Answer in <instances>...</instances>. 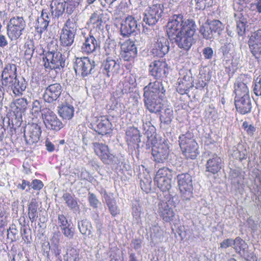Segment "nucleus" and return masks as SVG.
Masks as SVG:
<instances>
[{"instance_id":"1","label":"nucleus","mask_w":261,"mask_h":261,"mask_svg":"<svg viewBox=\"0 0 261 261\" xmlns=\"http://www.w3.org/2000/svg\"><path fill=\"white\" fill-rule=\"evenodd\" d=\"M165 91L162 83L158 81L150 82L144 88V106L150 113L157 114L161 111Z\"/></svg>"},{"instance_id":"2","label":"nucleus","mask_w":261,"mask_h":261,"mask_svg":"<svg viewBox=\"0 0 261 261\" xmlns=\"http://www.w3.org/2000/svg\"><path fill=\"white\" fill-rule=\"evenodd\" d=\"M193 138V133L190 130L180 135L178 138L182 154L187 159L194 160L199 153L198 145Z\"/></svg>"},{"instance_id":"3","label":"nucleus","mask_w":261,"mask_h":261,"mask_svg":"<svg viewBox=\"0 0 261 261\" xmlns=\"http://www.w3.org/2000/svg\"><path fill=\"white\" fill-rule=\"evenodd\" d=\"M179 23V21L175 22L173 27H167V33L171 41L175 43L180 48L188 50L195 42V40L194 37L178 31L177 28L180 27Z\"/></svg>"},{"instance_id":"4","label":"nucleus","mask_w":261,"mask_h":261,"mask_svg":"<svg viewBox=\"0 0 261 261\" xmlns=\"http://www.w3.org/2000/svg\"><path fill=\"white\" fill-rule=\"evenodd\" d=\"M43 62L46 70H55L56 72H58L65 66L64 56L57 50L48 51L44 54Z\"/></svg>"},{"instance_id":"5","label":"nucleus","mask_w":261,"mask_h":261,"mask_svg":"<svg viewBox=\"0 0 261 261\" xmlns=\"http://www.w3.org/2000/svg\"><path fill=\"white\" fill-rule=\"evenodd\" d=\"M26 26V21L22 16H12L6 27L8 37L11 41L17 40L22 35Z\"/></svg>"},{"instance_id":"6","label":"nucleus","mask_w":261,"mask_h":261,"mask_svg":"<svg viewBox=\"0 0 261 261\" xmlns=\"http://www.w3.org/2000/svg\"><path fill=\"white\" fill-rule=\"evenodd\" d=\"M224 28V25L220 20H207L200 26L199 33L204 39L212 40L220 35Z\"/></svg>"},{"instance_id":"7","label":"nucleus","mask_w":261,"mask_h":261,"mask_svg":"<svg viewBox=\"0 0 261 261\" xmlns=\"http://www.w3.org/2000/svg\"><path fill=\"white\" fill-rule=\"evenodd\" d=\"M179 22V25L177 29L178 31L181 32L187 35L193 37L197 26L195 21L192 19H186L181 14L174 15L171 16L167 23L166 27L170 28V25L173 27L175 22Z\"/></svg>"},{"instance_id":"8","label":"nucleus","mask_w":261,"mask_h":261,"mask_svg":"<svg viewBox=\"0 0 261 261\" xmlns=\"http://www.w3.org/2000/svg\"><path fill=\"white\" fill-rule=\"evenodd\" d=\"M169 142L166 139H161L156 142L151 141L152 160L158 163H163L169 155Z\"/></svg>"},{"instance_id":"9","label":"nucleus","mask_w":261,"mask_h":261,"mask_svg":"<svg viewBox=\"0 0 261 261\" xmlns=\"http://www.w3.org/2000/svg\"><path fill=\"white\" fill-rule=\"evenodd\" d=\"M176 172L173 169L164 167L157 171L154 180L158 187L163 192L168 191L171 188V179Z\"/></svg>"},{"instance_id":"10","label":"nucleus","mask_w":261,"mask_h":261,"mask_svg":"<svg viewBox=\"0 0 261 261\" xmlns=\"http://www.w3.org/2000/svg\"><path fill=\"white\" fill-rule=\"evenodd\" d=\"M77 26L73 20L68 19L63 27L60 37L61 45L64 47H70L73 43Z\"/></svg>"},{"instance_id":"11","label":"nucleus","mask_w":261,"mask_h":261,"mask_svg":"<svg viewBox=\"0 0 261 261\" xmlns=\"http://www.w3.org/2000/svg\"><path fill=\"white\" fill-rule=\"evenodd\" d=\"M176 179L182 199L184 200H189L193 194L191 175L188 173L178 174Z\"/></svg>"},{"instance_id":"12","label":"nucleus","mask_w":261,"mask_h":261,"mask_svg":"<svg viewBox=\"0 0 261 261\" xmlns=\"http://www.w3.org/2000/svg\"><path fill=\"white\" fill-rule=\"evenodd\" d=\"M95 66V62L93 60L83 57L75 59L73 68L76 74L85 77L94 73Z\"/></svg>"},{"instance_id":"13","label":"nucleus","mask_w":261,"mask_h":261,"mask_svg":"<svg viewBox=\"0 0 261 261\" xmlns=\"http://www.w3.org/2000/svg\"><path fill=\"white\" fill-rule=\"evenodd\" d=\"M41 117L45 127L48 129L58 131L63 126L62 122L56 114L49 108L42 109Z\"/></svg>"},{"instance_id":"14","label":"nucleus","mask_w":261,"mask_h":261,"mask_svg":"<svg viewBox=\"0 0 261 261\" xmlns=\"http://www.w3.org/2000/svg\"><path fill=\"white\" fill-rule=\"evenodd\" d=\"M248 44L252 56L259 63L261 62V29L251 33Z\"/></svg>"},{"instance_id":"15","label":"nucleus","mask_w":261,"mask_h":261,"mask_svg":"<svg viewBox=\"0 0 261 261\" xmlns=\"http://www.w3.org/2000/svg\"><path fill=\"white\" fill-rule=\"evenodd\" d=\"M95 154L105 164L111 165L116 163L115 156L110 150L108 146L102 143H93Z\"/></svg>"},{"instance_id":"16","label":"nucleus","mask_w":261,"mask_h":261,"mask_svg":"<svg viewBox=\"0 0 261 261\" xmlns=\"http://www.w3.org/2000/svg\"><path fill=\"white\" fill-rule=\"evenodd\" d=\"M139 18L133 15H128L121 23L120 31L123 37H129L132 34L140 30Z\"/></svg>"},{"instance_id":"17","label":"nucleus","mask_w":261,"mask_h":261,"mask_svg":"<svg viewBox=\"0 0 261 261\" xmlns=\"http://www.w3.org/2000/svg\"><path fill=\"white\" fill-rule=\"evenodd\" d=\"M41 127L35 123H28L23 128L24 137L27 144L38 142L41 134Z\"/></svg>"},{"instance_id":"18","label":"nucleus","mask_w":261,"mask_h":261,"mask_svg":"<svg viewBox=\"0 0 261 261\" xmlns=\"http://www.w3.org/2000/svg\"><path fill=\"white\" fill-rule=\"evenodd\" d=\"M91 125L92 129L99 135H108L112 132V124L105 116L95 118Z\"/></svg>"},{"instance_id":"19","label":"nucleus","mask_w":261,"mask_h":261,"mask_svg":"<svg viewBox=\"0 0 261 261\" xmlns=\"http://www.w3.org/2000/svg\"><path fill=\"white\" fill-rule=\"evenodd\" d=\"M162 6L154 5L147 9L143 14V21L149 26L155 25L163 13Z\"/></svg>"},{"instance_id":"20","label":"nucleus","mask_w":261,"mask_h":261,"mask_svg":"<svg viewBox=\"0 0 261 261\" xmlns=\"http://www.w3.org/2000/svg\"><path fill=\"white\" fill-rule=\"evenodd\" d=\"M149 72L155 79L166 77L168 73V64L163 59L155 60L149 65Z\"/></svg>"},{"instance_id":"21","label":"nucleus","mask_w":261,"mask_h":261,"mask_svg":"<svg viewBox=\"0 0 261 261\" xmlns=\"http://www.w3.org/2000/svg\"><path fill=\"white\" fill-rule=\"evenodd\" d=\"M169 49L168 39L163 36H158L155 39L151 52L154 57L163 58L169 52Z\"/></svg>"},{"instance_id":"22","label":"nucleus","mask_w":261,"mask_h":261,"mask_svg":"<svg viewBox=\"0 0 261 261\" xmlns=\"http://www.w3.org/2000/svg\"><path fill=\"white\" fill-rule=\"evenodd\" d=\"M62 92V87L60 83L51 84L45 89L43 99L46 102L53 103L59 98Z\"/></svg>"},{"instance_id":"23","label":"nucleus","mask_w":261,"mask_h":261,"mask_svg":"<svg viewBox=\"0 0 261 261\" xmlns=\"http://www.w3.org/2000/svg\"><path fill=\"white\" fill-rule=\"evenodd\" d=\"M137 47L133 40L127 39L121 44L120 55L124 61H132L137 56Z\"/></svg>"},{"instance_id":"24","label":"nucleus","mask_w":261,"mask_h":261,"mask_svg":"<svg viewBox=\"0 0 261 261\" xmlns=\"http://www.w3.org/2000/svg\"><path fill=\"white\" fill-rule=\"evenodd\" d=\"M82 34L84 35L85 38L84 41L81 47L83 53L90 54L96 52L100 48V42L96 40L95 38L91 34L85 36V33L83 32Z\"/></svg>"},{"instance_id":"25","label":"nucleus","mask_w":261,"mask_h":261,"mask_svg":"<svg viewBox=\"0 0 261 261\" xmlns=\"http://www.w3.org/2000/svg\"><path fill=\"white\" fill-rule=\"evenodd\" d=\"M8 85H5L4 87L10 89L15 96H20L27 88L28 82L23 77H16L12 80Z\"/></svg>"},{"instance_id":"26","label":"nucleus","mask_w":261,"mask_h":261,"mask_svg":"<svg viewBox=\"0 0 261 261\" xmlns=\"http://www.w3.org/2000/svg\"><path fill=\"white\" fill-rule=\"evenodd\" d=\"M120 68V64L111 57H108L103 60L101 65V70L102 73L107 75L108 77L117 74Z\"/></svg>"},{"instance_id":"27","label":"nucleus","mask_w":261,"mask_h":261,"mask_svg":"<svg viewBox=\"0 0 261 261\" xmlns=\"http://www.w3.org/2000/svg\"><path fill=\"white\" fill-rule=\"evenodd\" d=\"M234 104L237 112L242 115L251 111L252 105L250 96L234 98Z\"/></svg>"},{"instance_id":"28","label":"nucleus","mask_w":261,"mask_h":261,"mask_svg":"<svg viewBox=\"0 0 261 261\" xmlns=\"http://www.w3.org/2000/svg\"><path fill=\"white\" fill-rule=\"evenodd\" d=\"M221 158L216 153L210 155L205 164V172L212 174H217L222 167Z\"/></svg>"},{"instance_id":"29","label":"nucleus","mask_w":261,"mask_h":261,"mask_svg":"<svg viewBox=\"0 0 261 261\" xmlns=\"http://www.w3.org/2000/svg\"><path fill=\"white\" fill-rule=\"evenodd\" d=\"M17 76V67L14 64H7L5 65L2 73V84L3 86L5 85L10 84L11 80Z\"/></svg>"},{"instance_id":"30","label":"nucleus","mask_w":261,"mask_h":261,"mask_svg":"<svg viewBox=\"0 0 261 261\" xmlns=\"http://www.w3.org/2000/svg\"><path fill=\"white\" fill-rule=\"evenodd\" d=\"M158 212L165 222H170L175 218V213L173 209L169 207L166 202L159 203Z\"/></svg>"},{"instance_id":"31","label":"nucleus","mask_w":261,"mask_h":261,"mask_svg":"<svg viewBox=\"0 0 261 261\" xmlns=\"http://www.w3.org/2000/svg\"><path fill=\"white\" fill-rule=\"evenodd\" d=\"M66 3L63 0H53L49 10L52 13L53 18L58 19L65 12Z\"/></svg>"},{"instance_id":"32","label":"nucleus","mask_w":261,"mask_h":261,"mask_svg":"<svg viewBox=\"0 0 261 261\" xmlns=\"http://www.w3.org/2000/svg\"><path fill=\"white\" fill-rule=\"evenodd\" d=\"M58 113L63 120H70L74 116V108L72 105L64 102L58 107Z\"/></svg>"},{"instance_id":"33","label":"nucleus","mask_w":261,"mask_h":261,"mask_svg":"<svg viewBox=\"0 0 261 261\" xmlns=\"http://www.w3.org/2000/svg\"><path fill=\"white\" fill-rule=\"evenodd\" d=\"M234 98L250 96L248 87L246 84L238 79L234 84Z\"/></svg>"},{"instance_id":"34","label":"nucleus","mask_w":261,"mask_h":261,"mask_svg":"<svg viewBox=\"0 0 261 261\" xmlns=\"http://www.w3.org/2000/svg\"><path fill=\"white\" fill-rule=\"evenodd\" d=\"M38 208V203L37 200L35 198H32L28 203V215L30 220L32 223L36 222L38 216V212L37 211Z\"/></svg>"},{"instance_id":"35","label":"nucleus","mask_w":261,"mask_h":261,"mask_svg":"<svg viewBox=\"0 0 261 261\" xmlns=\"http://www.w3.org/2000/svg\"><path fill=\"white\" fill-rule=\"evenodd\" d=\"M62 199L67 206L73 211H77L79 210V205L77 199L71 194L65 192L62 196Z\"/></svg>"},{"instance_id":"36","label":"nucleus","mask_w":261,"mask_h":261,"mask_svg":"<svg viewBox=\"0 0 261 261\" xmlns=\"http://www.w3.org/2000/svg\"><path fill=\"white\" fill-rule=\"evenodd\" d=\"M174 118L172 108L168 107L164 109L160 116V120L162 124L166 125L170 124Z\"/></svg>"},{"instance_id":"37","label":"nucleus","mask_w":261,"mask_h":261,"mask_svg":"<svg viewBox=\"0 0 261 261\" xmlns=\"http://www.w3.org/2000/svg\"><path fill=\"white\" fill-rule=\"evenodd\" d=\"M78 228L83 234L89 236L92 233V226L91 222L86 219L78 222Z\"/></svg>"},{"instance_id":"38","label":"nucleus","mask_w":261,"mask_h":261,"mask_svg":"<svg viewBox=\"0 0 261 261\" xmlns=\"http://www.w3.org/2000/svg\"><path fill=\"white\" fill-rule=\"evenodd\" d=\"M60 232H57L54 234L52 240L54 241H56L57 242L54 243V244H52L51 248L50 249L51 252H53V254L59 259L60 261H62L61 256L60 255V254L61 253V248L59 246L58 243L60 239Z\"/></svg>"},{"instance_id":"39","label":"nucleus","mask_w":261,"mask_h":261,"mask_svg":"<svg viewBox=\"0 0 261 261\" xmlns=\"http://www.w3.org/2000/svg\"><path fill=\"white\" fill-rule=\"evenodd\" d=\"M102 14L98 11L94 12L90 16L89 20L87 23L88 24H92L94 28H98L100 29L102 21Z\"/></svg>"},{"instance_id":"40","label":"nucleus","mask_w":261,"mask_h":261,"mask_svg":"<svg viewBox=\"0 0 261 261\" xmlns=\"http://www.w3.org/2000/svg\"><path fill=\"white\" fill-rule=\"evenodd\" d=\"M112 216L115 217L120 213V210L117 204L116 199L113 197L105 202Z\"/></svg>"},{"instance_id":"41","label":"nucleus","mask_w":261,"mask_h":261,"mask_svg":"<svg viewBox=\"0 0 261 261\" xmlns=\"http://www.w3.org/2000/svg\"><path fill=\"white\" fill-rule=\"evenodd\" d=\"M130 83L127 80H124L119 83L116 90V93L119 96H121L125 94L130 92Z\"/></svg>"},{"instance_id":"42","label":"nucleus","mask_w":261,"mask_h":261,"mask_svg":"<svg viewBox=\"0 0 261 261\" xmlns=\"http://www.w3.org/2000/svg\"><path fill=\"white\" fill-rule=\"evenodd\" d=\"M104 49L105 53L108 56H114L116 54V43L114 40H107Z\"/></svg>"},{"instance_id":"43","label":"nucleus","mask_w":261,"mask_h":261,"mask_svg":"<svg viewBox=\"0 0 261 261\" xmlns=\"http://www.w3.org/2000/svg\"><path fill=\"white\" fill-rule=\"evenodd\" d=\"M140 184L141 189L145 192L148 193L150 191L151 189V178L149 175L142 177L141 176Z\"/></svg>"},{"instance_id":"44","label":"nucleus","mask_w":261,"mask_h":261,"mask_svg":"<svg viewBox=\"0 0 261 261\" xmlns=\"http://www.w3.org/2000/svg\"><path fill=\"white\" fill-rule=\"evenodd\" d=\"M49 25L46 21L44 20L42 18L39 17L37 20L35 24V29L36 31L40 34L46 31Z\"/></svg>"},{"instance_id":"45","label":"nucleus","mask_w":261,"mask_h":261,"mask_svg":"<svg viewBox=\"0 0 261 261\" xmlns=\"http://www.w3.org/2000/svg\"><path fill=\"white\" fill-rule=\"evenodd\" d=\"M195 9L197 10H204L213 5V0H194Z\"/></svg>"},{"instance_id":"46","label":"nucleus","mask_w":261,"mask_h":261,"mask_svg":"<svg viewBox=\"0 0 261 261\" xmlns=\"http://www.w3.org/2000/svg\"><path fill=\"white\" fill-rule=\"evenodd\" d=\"M232 156L236 159L242 161L247 158V151L246 148L243 147H239L236 150L233 151Z\"/></svg>"},{"instance_id":"47","label":"nucleus","mask_w":261,"mask_h":261,"mask_svg":"<svg viewBox=\"0 0 261 261\" xmlns=\"http://www.w3.org/2000/svg\"><path fill=\"white\" fill-rule=\"evenodd\" d=\"M79 251L76 249L71 248V249L67 250L65 260L66 261H79Z\"/></svg>"},{"instance_id":"48","label":"nucleus","mask_w":261,"mask_h":261,"mask_svg":"<svg viewBox=\"0 0 261 261\" xmlns=\"http://www.w3.org/2000/svg\"><path fill=\"white\" fill-rule=\"evenodd\" d=\"M24 58L29 61L31 59L35 50V47L32 42L26 43L24 45Z\"/></svg>"},{"instance_id":"49","label":"nucleus","mask_w":261,"mask_h":261,"mask_svg":"<svg viewBox=\"0 0 261 261\" xmlns=\"http://www.w3.org/2000/svg\"><path fill=\"white\" fill-rule=\"evenodd\" d=\"M22 122L21 117H17L14 115V117L11 118V125H10V133L13 135L17 128L20 126Z\"/></svg>"},{"instance_id":"50","label":"nucleus","mask_w":261,"mask_h":261,"mask_svg":"<svg viewBox=\"0 0 261 261\" xmlns=\"http://www.w3.org/2000/svg\"><path fill=\"white\" fill-rule=\"evenodd\" d=\"M233 245L237 252H240L241 250L244 251L246 244L245 241L240 237H237L233 240Z\"/></svg>"},{"instance_id":"51","label":"nucleus","mask_w":261,"mask_h":261,"mask_svg":"<svg viewBox=\"0 0 261 261\" xmlns=\"http://www.w3.org/2000/svg\"><path fill=\"white\" fill-rule=\"evenodd\" d=\"M88 200L90 206L94 209H97L98 207V204L100 203L96 195L90 192L88 194Z\"/></svg>"},{"instance_id":"52","label":"nucleus","mask_w":261,"mask_h":261,"mask_svg":"<svg viewBox=\"0 0 261 261\" xmlns=\"http://www.w3.org/2000/svg\"><path fill=\"white\" fill-rule=\"evenodd\" d=\"M64 236L68 239H73L74 236V228L72 225H69L61 229Z\"/></svg>"},{"instance_id":"53","label":"nucleus","mask_w":261,"mask_h":261,"mask_svg":"<svg viewBox=\"0 0 261 261\" xmlns=\"http://www.w3.org/2000/svg\"><path fill=\"white\" fill-rule=\"evenodd\" d=\"M31 102V98L28 99L26 98H21L17 99L15 101V105L17 108L20 109L25 110L29 103Z\"/></svg>"},{"instance_id":"54","label":"nucleus","mask_w":261,"mask_h":261,"mask_svg":"<svg viewBox=\"0 0 261 261\" xmlns=\"http://www.w3.org/2000/svg\"><path fill=\"white\" fill-rule=\"evenodd\" d=\"M132 133V134H131L130 132H126L127 136L130 137L131 141L133 143H138L140 142V135L139 130L136 128L133 129Z\"/></svg>"},{"instance_id":"55","label":"nucleus","mask_w":261,"mask_h":261,"mask_svg":"<svg viewBox=\"0 0 261 261\" xmlns=\"http://www.w3.org/2000/svg\"><path fill=\"white\" fill-rule=\"evenodd\" d=\"M50 13L51 11L49 8H44L42 9L40 16V17L42 18L44 20L49 24L51 21V19H54L52 17V13L50 14Z\"/></svg>"},{"instance_id":"56","label":"nucleus","mask_w":261,"mask_h":261,"mask_svg":"<svg viewBox=\"0 0 261 261\" xmlns=\"http://www.w3.org/2000/svg\"><path fill=\"white\" fill-rule=\"evenodd\" d=\"M58 220L59 227L61 229L70 224L68 223L67 218L62 214H58Z\"/></svg>"},{"instance_id":"57","label":"nucleus","mask_w":261,"mask_h":261,"mask_svg":"<svg viewBox=\"0 0 261 261\" xmlns=\"http://www.w3.org/2000/svg\"><path fill=\"white\" fill-rule=\"evenodd\" d=\"M203 55L205 59H212L214 56L213 49L210 47H206L202 50Z\"/></svg>"},{"instance_id":"58","label":"nucleus","mask_w":261,"mask_h":261,"mask_svg":"<svg viewBox=\"0 0 261 261\" xmlns=\"http://www.w3.org/2000/svg\"><path fill=\"white\" fill-rule=\"evenodd\" d=\"M242 126L250 136H252L256 130L252 125H249L246 121L243 122Z\"/></svg>"},{"instance_id":"59","label":"nucleus","mask_w":261,"mask_h":261,"mask_svg":"<svg viewBox=\"0 0 261 261\" xmlns=\"http://www.w3.org/2000/svg\"><path fill=\"white\" fill-rule=\"evenodd\" d=\"M150 122H148V125L146 123V124H143V127L145 131V134L146 135L148 140L149 139V135L151 134L152 132L154 130V127L152 125H150Z\"/></svg>"},{"instance_id":"60","label":"nucleus","mask_w":261,"mask_h":261,"mask_svg":"<svg viewBox=\"0 0 261 261\" xmlns=\"http://www.w3.org/2000/svg\"><path fill=\"white\" fill-rule=\"evenodd\" d=\"M254 93L258 96H260L261 98V76L259 78L258 82H256L254 88H253Z\"/></svg>"},{"instance_id":"61","label":"nucleus","mask_w":261,"mask_h":261,"mask_svg":"<svg viewBox=\"0 0 261 261\" xmlns=\"http://www.w3.org/2000/svg\"><path fill=\"white\" fill-rule=\"evenodd\" d=\"M42 110L41 102L38 100H34L32 103V113H38L39 112L41 113Z\"/></svg>"},{"instance_id":"62","label":"nucleus","mask_w":261,"mask_h":261,"mask_svg":"<svg viewBox=\"0 0 261 261\" xmlns=\"http://www.w3.org/2000/svg\"><path fill=\"white\" fill-rule=\"evenodd\" d=\"M245 24L243 22L239 21L237 22V31L239 35L243 36L245 32Z\"/></svg>"},{"instance_id":"63","label":"nucleus","mask_w":261,"mask_h":261,"mask_svg":"<svg viewBox=\"0 0 261 261\" xmlns=\"http://www.w3.org/2000/svg\"><path fill=\"white\" fill-rule=\"evenodd\" d=\"M233 240L232 239H227L224 240L220 243V247L224 249H226L233 245Z\"/></svg>"},{"instance_id":"64","label":"nucleus","mask_w":261,"mask_h":261,"mask_svg":"<svg viewBox=\"0 0 261 261\" xmlns=\"http://www.w3.org/2000/svg\"><path fill=\"white\" fill-rule=\"evenodd\" d=\"M31 185L34 190H40L43 186L42 182L39 179L33 180Z\"/></svg>"}]
</instances>
